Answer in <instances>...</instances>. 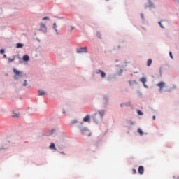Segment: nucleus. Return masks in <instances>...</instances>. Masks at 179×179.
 <instances>
[{
    "instance_id": "nucleus-1",
    "label": "nucleus",
    "mask_w": 179,
    "mask_h": 179,
    "mask_svg": "<svg viewBox=\"0 0 179 179\" xmlns=\"http://www.w3.org/2000/svg\"><path fill=\"white\" fill-rule=\"evenodd\" d=\"M77 129L82 135H85V136H92V132H90V130H89L87 127L83 126V122H80L78 125H77Z\"/></svg>"
},
{
    "instance_id": "nucleus-2",
    "label": "nucleus",
    "mask_w": 179,
    "mask_h": 179,
    "mask_svg": "<svg viewBox=\"0 0 179 179\" xmlns=\"http://www.w3.org/2000/svg\"><path fill=\"white\" fill-rule=\"evenodd\" d=\"M157 86L159 87V93H163V92H173V90H176L177 89L176 85H173V87H170L169 90H164V87H166V83L164 81H161L157 84Z\"/></svg>"
},
{
    "instance_id": "nucleus-3",
    "label": "nucleus",
    "mask_w": 179,
    "mask_h": 179,
    "mask_svg": "<svg viewBox=\"0 0 179 179\" xmlns=\"http://www.w3.org/2000/svg\"><path fill=\"white\" fill-rule=\"evenodd\" d=\"M110 104V96L103 94H102V105L103 107H107Z\"/></svg>"
},
{
    "instance_id": "nucleus-4",
    "label": "nucleus",
    "mask_w": 179,
    "mask_h": 179,
    "mask_svg": "<svg viewBox=\"0 0 179 179\" xmlns=\"http://www.w3.org/2000/svg\"><path fill=\"white\" fill-rule=\"evenodd\" d=\"M57 133H58V129L52 128L51 130H48L45 133L44 136H55Z\"/></svg>"
},
{
    "instance_id": "nucleus-5",
    "label": "nucleus",
    "mask_w": 179,
    "mask_h": 179,
    "mask_svg": "<svg viewBox=\"0 0 179 179\" xmlns=\"http://www.w3.org/2000/svg\"><path fill=\"white\" fill-rule=\"evenodd\" d=\"M13 71L14 72V73H15L13 76V78L15 80H17V79H20V78L23 76V71H18L17 69H16V68H13Z\"/></svg>"
},
{
    "instance_id": "nucleus-6",
    "label": "nucleus",
    "mask_w": 179,
    "mask_h": 179,
    "mask_svg": "<svg viewBox=\"0 0 179 179\" xmlns=\"http://www.w3.org/2000/svg\"><path fill=\"white\" fill-rule=\"evenodd\" d=\"M92 117L94 124H99V122H101V121H103V120L100 119L99 113H94Z\"/></svg>"
},
{
    "instance_id": "nucleus-7",
    "label": "nucleus",
    "mask_w": 179,
    "mask_h": 179,
    "mask_svg": "<svg viewBox=\"0 0 179 179\" xmlns=\"http://www.w3.org/2000/svg\"><path fill=\"white\" fill-rule=\"evenodd\" d=\"M95 73L96 75H100L101 79H104L107 76V73L103 71V70H100V69L95 70Z\"/></svg>"
},
{
    "instance_id": "nucleus-8",
    "label": "nucleus",
    "mask_w": 179,
    "mask_h": 179,
    "mask_svg": "<svg viewBox=\"0 0 179 179\" xmlns=\"http://www.w3.org/2000/svg\"><path fill=\"white\" fill-rule=\"evenodd\" d=\"M139 82H141V83H143V85L145 89H149V86L146 85V83L148 82V78H146V77H141L139 79Z\"/></svg>"
},
{
    "instance_id": "nucleus-9",
    "label": "nucleus",
    "mask_w": 179,
    "mask_h": 179,
    "mask_svg": "<svg viewBox=\"0 0 179 179\" xmlns=\"http://www.w3.org/2000/svg\"><path fill=\"white\" fill-rule=\"evenodd\" d=\"M77 54H83L87 52V47H82L76 50Z\"/></svg>"
},
{
    "instance_id": "nucleus-10",
    "label": "nucleus",
    "mask_w": 179,
    "mask_h": 179,
    "mask_svg": "<svg viewBox=\"0 0 179 179\" xmlns=\"http://www.w3.org/2000/svg\"><path fill=\"white\" fill-rule=\"evenodd\" d=\"M83 122L82 121H79L78 119H73L70 122V125L71 127H73V125L76 124V128H78V125H79V123Z\"/></svg>"
},
{
    "instance_id": "nucleus-11",
    "label": "nucleus",
    "mask_w": 179,
    "mask_h": 179,
    "mask_svg": "<svg viewBox=\"0 0 179 179\" xmlns=\"http://www.w3.org/2000/svg\"><path fill=\"white\" fill-rule=\"evenodd\" d=\"M148 4H145L144 5V9H147L148 8H155V4L153 2H152L151 0H148Z\"/></svg>"
},
{
    "instance_id": "nucleus-12",
    "label": "nucleus",
    "mask_w": 179,
    "mask_h": 179,
    "mask_svg": "<svg viewBox=\"0 0 179 179\" xmlns=\"http://www.w3.org/2000/svg\"><path fill=\"white\" fill-rule=\"evenodd\" d=\"M40 31H42V33H47V27L45 26V24L41 23L40 25V29H39Z\"/></svg>"
},
{
    "instance_id": "nucleus-13",
    "label": "nucleus",
    "mask_w": 179,
    "mask_h": 179,
    "mask_svg": "<svg viewBox=\"0 0 179 179\" xmlns=\"http://www.w3.org/2000/svg\"><path fill=\"white\" fill-rule=\"evenodd\" d=\"M97 114L99 116L100 120H103V118H104L105 111L104 110H98Z\"/></svg>"
},
{
    "instance_id": "nucleus-14",
    "label": "nucleus",
    "mask_w": 179,
    "mask_h": 179,
    "mask_svg": "<svg viewBox=\"0 0 179 179\" xmlns=\"http://www.w3.org/2000/svg\"><path fill=\"white\" fill-rule=\"evenodd\" d=\"M131 106V102H129V101L120 103V107L122 108H124V107H129Z\"/></svg>"
},
{
    "instance_id": "nucleus-15",
    "label": "nucleus",
    "mask_w": 179,
    "mask_h": 179,
    "mask_svg": "<svg viewBox=\"0 0 179 179\" xmlns=\"http://www.w3.org/2000/svg\"><path fill=\"white\" fill-rule=\"evenodd\" d=\"M83 122H90V115H87L83 119Z\"/></svg>"
},
{
    "instance_id": "nucleus-16",
    "label": "nucleus",
    "mask_w": 179,
    "mask_h": 179,
    "mask_svg": "<svg viewBox=\"0 0 179 179\" xmlns=\"http://www.w3.org/2000/svg\"><path fill=\"white\" fill-rule=\"evenodd\" d=\"M45 94H47V92H45V91H44L43 90H38V96H44Z\"/></svg>"
},
{
    "instance_id": "nucleus-17",
    "label": "nucleus",
    "mask_w": 179,
    "mask_h": 179,
    "mask_svg": "<svg viewBox=\"0 0 179 179\" xmlns=\"http://www.w3.org/2000/svg\"><path fill=\"white\" fill-rule=\"evenodd\" d=\"M30 59V57L28 55H25L22 57V61L27 62Z\"/></svg>"
},
{
    "instance_id": "nucleus-18",
    "label": "nucleus",
    "mask_w": 179,
    "mask_h": 179,
    "mask_svg": "<svg viewBox=\"0 0 179 179\" xmlns=\"http://www.w3.org/2000/svg\"><path fill=\"white\" fill-rule=\"evenodd\" d=\"M49 149H50V150H57V148L55 147V143H50V145L49 146Z\"/></svg>"
},
{
    "instance_id": "nucleus-19",
    "label": "nucleus",
    "mask_w": 179,
    "mask_h": 179,
    "mask_svg": "<svg viewBox=\"0 0 179 179\" xmlns=\"http://www.w3.org/2000/svg\"><path fill=\"white\" fill-rule=\"evenodd\" d=\"M138 173H139V174H141V175H142V174H143V173H145V169L143 168V166H140L138 167Z\"/></svg>"
},
{
    "instance_id": "nucleus-20",
    "label": "nucleus",
    "mask_w": 179,
    "mask_h": 179,
    "mask_svg": "<svg viewBox=\"0 0 179 179\" xmlns=\"http://www.w3.org/2000/svg\"><path fill=\"white\" fill-rule=\"evenodd\" d=\"M140 17L143 23L146 22V18L145 17V14H143V13H140Z\"/></svg>"
},
{
    "instance_id": "nucleus-21",
    "label": "nucleus",
    "mask_w": 179,
    "mask_h": 179,
    "mask_svg": "<svg viewBox=\"0 0 179 179\" xmlns=\"http://www.w3.org/2000/svg\"><path fill=\"white\" fill-rule=\"evenodd\" d=\"M52 29L55 31L56 34H58V29H57V23L54 22Z\"/></svg>"
},
{
    "instance_id": "nucleus-22",
    "label": "nucleus",
    "mask_w": 179,
    "mask_h": 179,
    "mask_svg": "<svg viewBox=\"0 0 179 179\" xmlns=\"http://www.w3.org/2000/svg\"><path fill=\"white\" fill-rule=\"evenodd\" d=\"M13 118H19V113H15V111L12 112Z\"/></svg>"
},
{
    "instance_id": "nucleus-23",
    "label": "nucleus",
    "mask_w": 179,
    "mask_h": 179,
    "mask_svg": "<svg viewBox=\"0 0 179 179\" xmlns=\"http://www.w3.org/2000/svg\"><path fill=\"white\" fill-rule=\"evenodd\" d=\"M22 47H24V44L20 43L16 44V48H22Z\"/></svg>"
},
{
    "instance_id": "nucleus-24",
    "label": "nucleus",
    "mask_w": 179,
    "mask_h": 179,
    "mask_svg": "<svg viewBox=\"0 0 179 179\" xmlns=\"http://www.w3.org/2000/svg\"><path fill=\"white\" fill-rule=\"evenodd\" d=\"M129 83L130 85V86H134V85H136V80H129Z\"/></svg>"
},
{
    "instance_id": "nucleus-25",
    "label": "nucleus",
    "mask_w": 179,
    "mask_h": 179,
    "mask_svg": "<svg viewBox=\"0 0 179 179\" xmlns=\"http://www.w3.org/2000/svg\"><path fill=\"white\" fill-rule=\"evenodd\" d=\"M122 73H124V69H120V71H117V75H118L119 76H122Z\"/></svg>"
},
{
    "instance_id": "nucleus-26",
    "label": "nucleus",
    "mask_w": 179,
    "mask_h": 179,
    "mask_svg": "<svg viewBox=\"0 0 179 179\" xmlns=\"http://www.w3.org/2000/svg\"><path fill=\"white\" fill-rule=\"evenodd\" d=\"M152 59H148L147 61V66H150L152 65Z\"/></svg>"
},
{
    "instance_id": "nucleus-27",
    "label": "nucleus",
    "mask_w": 179,
    "mask_h": 179,
    "mask_svg": "<svg viewBox=\"0 0 179 179\" xmlns=\"http://www.w3.org/2000/svg\"><path fill=\"white\" fill-rule=\"evenodd\" d=\"M137 132H138V134H140V135H141V136L143 135V131L142 129H141V128H138V129H137Z\"/></svg>"
},
{
    "instance_id": "nucleus-28",
    "label": "nucleus",
    "mask_w": 179,
    "mask_h": 179,
    "mask_svg": "<svg viewBox=\"0 0 179 179\" xmlns=\"http://www.w3.org/2000/svg\"><path fill=\"white\" fill-rule=\"evenodd\" d=\"M137 94L139 97H142L143 96V94H142V92L139 90L137 91Z\"/></svg>"
},
{
    "instance_id": "nucleus-29",
    "label": "nucleus",
    "mask_w": 179,
    "mask_h": 179,
    "mask_svg": "<svg viewBox=\"0 0 179 179\" xmlns=\"http://www.w3.org/2000/svg\"><path fill=\"white\" fill-rule=\"evenodd\" d=\"M137 114L138 115H143V112H142L141 110L138 109L137 110Z\"/></svg>"
},
{
    "instance_id": "nucleus-30",
    "label": "nucleus",
    "mask_w": 179,
    "mask_h": 179,
    "mask_svg": "<svg viewBox=\"0 0 179 179\" xmlns=\"http://www.w3.org/2000/svg\"><path fill=\"white\" fill-rule=\"evenodd\" d=\"M96 37H98V38H101V33H100V31L96 32Z\"/></svg>"
},
{
    "instance_id": "nucleus-31",
    "label": "nucleus",
    "mask_w": 179,
    "mask_h": 179,
    "mask_svg": "<svg viewBox=\"0 0 179 179\" xmlns=\"http://www.w3.org/2000/svg\"><path fill=\"white\" fill-rule=\"evenodd\" d=\"M158 24L160 26L161 29H164V25H163V24H162V22H158Z\"/></svg>"
},
{
    "instance_id": "nucleus-32",
    "label": "nucleus",
    "mask_w": 179,
    "mask_h": 179,
    "mask_svg": "<svg viewBox=\"0 0 179 179\" xmlns=\"http://www.w3.org/2000/svg\"><path fill=\"white\" fill-rule=\"evenodd\" d=\"M15 56H13V58H8V62H13V61H15Z\"/></svg>"
},
{
    "instance_id": "nucleus-33",
    "label": "nucleus",
    "mask_w": 179,
    "mask_h": 179,
    "mask_svg": "<svg viewBox=\"0 0 179 179\" xmlns=\"http://www.w3.org/2000/svg\"><path fill=\"white\" fill-rule=\"evenodd\" d=\"M22 86L25 87V86H27V80H24V83H22Z\"/></svg>"
},
{
    "instance_id": "nucleus-34",
    "label": "nucleus",
    "mask_w": 179,
    "mask_h": 179,
    "mask_svg": "<svg viewBox=\"0 0 179 179\" xmlns=\"http://www.w3.org/2000/svg\"><path fill=\"white\" fill-rule=\"evenodd\" d=\"M17 58L19 59L20 64H22L23 62V59H22L20 57H19V55H17Z\"/></svg>"
},
{
    "instance_id": "nucleus-35",
    "label": "nucleus",
    "mask_w": 179,
    "mask_h": 179,
    "mask_svg": "<svg viewBox=\"0 0 179 179\" xmlns=\"http://www.w3.org/2000/svg\"><path fill=\"white\" fill-rule=\"evenodd\" d=\"M0 113H2V114H5V113H6V110L5 108H1L0 110Z\"/></svg>"
},
{
    "instance_id": "nucleus-36",
    "label": "nucleus",
    "mask_w": 179,
    "mask_h": 179,
    "mask_svg": "<svg viewBox=\"0 0 179 179\" xmlns=\"http://www.w3.org/2000/svg\"><path fill=\"white\" fill-rule=\"evenodd\" d=\"M42 20H50V17L45 16L42 18Z\"/></svg>"
},
{
    "instance_id": "nucleus-37",
    "label": "nucleus",
    "mask_w": 179,
    "mask_h": 179,
    "mask_svg": "<svg viewBox=\"0 0 179 179\" xmlns=\"http://www.w3.org/2000/svg\"><path fill=\"white\" fill-rule=\"evenodd\" d=\"M127 122H129L130 124V125H135V122L127 121Z\"/></svg>"
},
{
    "instance_id": "nucleus-38",
    "label": "nucleus",
    "mask_w": 179,
    "mask_h": 179,
    "mask_svg": "<svg viewBox=\"0 0 179 179\" xmlns=\"http://www.w3.org/2000/svg\"><path fill=\"white\" fill-rule=\"evenodd\" d=\"M0 54H5V49H1Z\"/></svg>"
},
{
    "instance_id": "nucleus-39",
    "label": "nucleus",
    "mask_w": 179,
    "mask_h": 179,
    "mask_svg": "<svg viewBox=\"0 0 179 179\" xmlns=\"http://www.w3.org/2000/svg\"><path fill=\"white\" fill-rule=\"evenodd\" d=\"M169 57L171 58V59H173V53L171 52H169Z\"/></svg>"
},
{
    "instance_id": "nucleus-40",
    "label": "nucleus",
    "mask_w": 179,
    "mask_h": 179,
    "mask_svg": "<svg viewBox=\"0 0 179 179\" xmlns=\"http://www.w3.org/2000/svg\"><path fill=\"white\" fill-rule=\"evenodd\" d=\"M132 174H136V169H133V170H132Z\"/></svg>"
},
{
    "instance_id": "nucleus-41",
    "label": "nucleus",
    "mask_w": 179,
    "mask_h": 179,
    "mask_svg": "<svg viewBox=\"0 0 179 179\" xmlns=\"http://www.w3.org/2000/svg\"><path fill=\"white\" fill-rule=\"evenodd\" d=\"M55 17H56L57 19H64V17L55 16Z\"/></svg>"
},
{
    "instance_id": "nucleus-42",
    "label": "nucleus",
    "mask_w": 179,
    "mask_h": 179,
    "mask_svg": "<svg viewBox=\"0 0 179 179\" xmlns=\"http://www.w3.org/2000/svg\"><path fill=\"white\" fill-rule=\"evenodd\" d=\"M152 120H156V115L152 116Z\"/></svg>"
},
{
    "instance_id": "nucleus-43",
    "label": "nucleus",
    "mask_w": 179,
    "mask_h": 179,
    "mask_svg": "<svg viewBox=\"0 0 179 179\" xmlns=\"http://www.w3.org/2000/svg\"><path fill=\"white\" fill-rule=\"evenodd\" d=\"M3 149H5V148H4L3 146H2V147L0 148V150H3Z\"/></svg>"
},
{
    "instance_id": "nucleus-44",
    "label": "nucleus",
    "mask_w": 179,
    "mask_h": 179,
    "mask_svg": "<svg viewBox=\"0 0 179 179\" xmlns=\"http://www.w3.org/2000/svg\"><path fill=\"white\" fill-rule=\"evenodd\" d=\"M174 179H179V176H177V178H176V176H173Z\"/></svg>"
},
{
    "instance_id": "nucleus-45",
    "label": "nucleus",
    "mask_w": 179,
    "mask_h": 179,
    "mask_svg": "<svg viewBox=\"0 0 179 179\" xmlns=\"http://www.w3.org/2000/svg\"><path fill=\"white\" fill-rule=\"evenodd\" d=\"M73 29H75V27H71V31H72V30H73Z\"/></svg>"
},
{
    "instance_id": "nucleus-46",
    "label": "nucleus",
    "mask_w": 179,
    "mask_h": 179,
    "mask_svg": "<svg viewBox=\"0 0 179 179\" xmlns=\"http://www.w3.org/2000/svg\"><path fill=\"white\" fill-rule=\"evenodd\" d=\"M61 154H62V155H65V152H64V151H62V152H61Z\"/></svg>"
},
{
    "instance_id": "nucleus-47",
    "label": "nucleus",
    "mask_w": 179,
    "mask_h": 179,
    "mask_svg": "<svg viewBox=\"0 0 179 179\" xmlns=\"http://www.w3.org/2000/svg\"><path fill=\"white\" fill-rule=\"evenodd\" d=\"M3 58H6V55H3Z\"/></svg>"
},
{
    "instance_id": "nucleus-48",
    "label": "nucleus",
    "mask_w": 179,
    "mask_h": 179,
    "mask_svg": "<svg viewBox=\"0 0 179 179\" xmlns=\"http://www.w3.org/2000/svg\"><path fill=\"white\" fill-rule=\"evenodd\" d=\"M27 89H30V85H28V86L27 87Z\"/></svg>"
},
{
    "instance_id": "nucleus-49",
    "label": "nucleus",
    "mask_w": 179,
    "mask_h": 179,
    "mask_svg": "<svg viewBox=\"0 0 179 179\" xmlns=\"http://www.w3.org/2000/svg\"><path fill=\"white\" fill-rule=\"evenodd\" d=\"M128 129H131V127H127Z\"/></svg>"
},
{
    "instance_id": "nucleus-50",
    "label": "nucleus",
    "mask_w": 179,
    "mask_h": 179,
    "mask_svg": "<svg viewBox=\"0 0 179 179\" xmlns=\"http://www.w3.org/2000/svg\"><path fill=\"white\" fill-rule=\"evenodd\" d=\"M62 113H63V114H65V110H63Z\"/></svg>"
},
{
    "instance_id": "nucleus-51",
    "label": "nucleus",
    "mask_w": 179,
    "mask_h": 179,
    "mask_svg": "<svg viewBox=\"0 0 179 179\" xmlns=\"http://www.w3.org/2000/svg\"><path fill=\"white\" fill-rule=\"evenodd\" d=\"M5 75H6V76H8V73H6Z\"/></svg>"
},
{
    "instance_id": "nucleus-52",
    "label": "nucleus",
    "mask_w": 179,
    "mask_h": 179,
    "mask_svg": "<svg viewBox=\"0 0 179 179\" xmlns=\"http://www.w3.org/2000/svg\"><path fill=\"white\" fill-rule=\"evenodd\" d=\"M116 66L118 67V66H120V65L117 64Z\"/></svg>"
},
{
    "instance_id": "nucleus-53",
    "label": "nucleus",
    "mask_w": 179,
    "mask_h": 179,
    "mask_svg": "<svg viewBox=\"0 0 179 179\" xmlns=\"http://www.w3.org/2000/svg\"><path fill=\"white\" fill-rule=\"evenodd\" d=\"M28 110H31V108H29Z\"/></svg>"
},
{
    "instance_id": "nucleus-54",
    "label": "nucleus",
    "mask_w": 179,
    "mask_h": 179,
    "mask_svg": "<svg viewBox=\"0 0 179 179\" xmlns=\"http://www.w3.org/2000/svg\"><path fill=\"white\" fill-rule=\"evenodd\" d=\"M118 48H121V47H120V46H118Z\"/></svg>"
},
{
    "instance_id": "nucleus-55",
    "label": "nucleus",
    "mask_w": 179,
    "mask_h": 179,
    "mask_svg": "<svg viewBox=\"0 0 179 179\" xmlns=\"http://www.w3.org/2000/svg\"><path fill=\"white\" fill-rule=\"evenodd\" d=\"M106 1H108V0H106Z\"/></svg>"
}]
</instances>
